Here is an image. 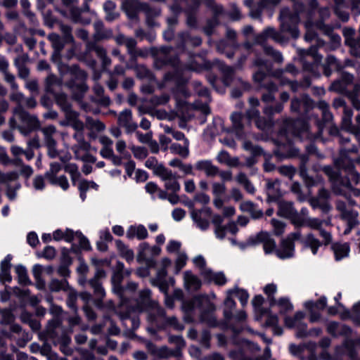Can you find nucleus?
<instances>
[{"label": "nucleus", "instance_id": "1", "mask_svg": "<svg viewBox=\"0 0 360 360\" xmlns=\"http://www.w3.org/2000/svg\"><path fill=\"white\" fill-rule=\"evenodd\" d=\"M356 150L354 147L340 151V157L335 160V165L343 170L340 174L330 166L323 167V171L332 182L334 193L345 196L350 206H354L356 203L351 198L347 190H351L352 186L360 184V175L354 170V162L350 156L351 153H356Z\"/></svg>", "mask_w": 360, "mask_h": 360}, {"label": "nucleus", "instance_id": "2", "mask_svg": "<svg viewBox=\"0 0 360 360\" xmlns=\"http://www.w3.org/2000/svg\"><path fill=\"white\" fill-rule=\"evenodd\" d=\"M10 98L18 103V105L13 110V117L10 120V126L13 129H18L21 134L26 136L32 131L40 127L37 117L26 112L22 107L24 103V96L20 92H13Z\"/></svg>", "mask_w": 360, "mask_h": 360}, {"label": "nucleus", "instance_id": "3", "mask_svg": "<svg viewBox=\"0 0 360 360\" xmlns=\"http://www.w3.org/2000/svg\"><path fill=\"white\" fill-rule=\"evenodd\" d=\"M181 307L185 313L184 321L186 322H192L194 320L193 312L198 309L200 314V319L202 322L212 326L217 324L216 319L212 314V312L215 310V306L206 295H198L190 300L184 301Z\"/></svg>", "mask_w": 360, "mask_h": 360}, {"label": "nucleus", "instance_id": "4", "mask_svg": "<svg viewBox=\"0 0 360 360\" xmlns=\"http://www.w3.org/2000/svg\"><path fill=\"white\" fill-rule=\"evenodd\" d=\"M148 311V319L150 322L155 324L158 328L160 326L166 315L165 310L158 304L150 299V290L144 289L139 293V299L136 301L135 304H131L125 310L124 316H128L131 311Z\"/></svg>", "mask_w": 360, "mask_h": 360}, {"label": "nucleus", "instance_id": "5", "mask_svg": "<svg viewBox=\"0 0 360 360\" xmlns=\"http://www.w3.org/2000/svg\"><path fill=\"white\" fill-rule=\"evenodd\" d=\"M255 65L260 68L253 75L255 82L268 91L267 93L262 95V101L265 103L271 102L275 98L274 94L277 91V87L266 75V73L270 72V66L266 60L260 58H257L255 60Z\"/></svg>", "mask_w": 360, "mask_h": 360}, {"label": "nucleus", "instance_id": "6", "mask_svg": "<svg viewBox=\"0 0 360 360\" xmlns=\"http://www.w3.org/2000/svg\"><path fill=\"white\" fill-rule=\"evenodd\" d=\"M181 96L184 98H186L188 96V93L184 86H179L175 96L178 113L184 120H190L193 116V109L196 111H200L204 115H207L210 113V109L207 103H195L194 105H189L180 98Z\"/></svg>", "mask_w": 360, "mask_h": 360}, {"label": "nucleus", "instance_id": "7", "mask_svg": "<svg viewBox=\"0 0 360 360\" xmlns=\"http://www.w3.org/2000/svg\"><path fill=\"white\" fill-rule=\"evenodd\" d=\"M122 279V273L120 271H115L112 277V283L113 285L114 292L120 299V308L126 310L131 304L129 301L127 300V297L130 295L131 292H134L137 288V285L135 283L130 282L125 288H122L120 285Z\"/></svg>", "mask_w": 360, "mask_h": 360}, {"label": "nucleus", "instance_id": "8", "mask_svg": "<svg viewBox=\"0 0 360 360\" xmlns=\"http://www.w3.org/2000/svg\"><path fill=\"white\" fill-rule=\"evenodd\" d=\"M280 20L283 32H288L294 38L298 37L300 32L297 25L300 17L297 12L292 13L288 8H283L281 11Z\"/></svg>", "mask_w": 360, "mask_h": 360}, {"label": "nucleus", "instance_id": "9", "mask_svg": "<svg viewBox=\"0 0 360 360\" xmlns=\"http://www.w3.org/2000/svg\"><path fill=\"white\" fill-rule=\"evenodd\" d=\"M301 233L297 231L296 232L291 233L286 238L281 240L280 246L276 250V254L280 259H289L295 255V240L300 239Z\"/></svg>", "mask_w": 360, "mask_h": 360}, {"label": "nucleus", "instance_id": "10", "mask_svg": "<svg viewBox=\"0 0 360 360\" xmlns=\"http://www.w3.org/2000/svg\"><path fill=\"white\" fill-rule=\"evenodd\" d=\"M304 26L306 28L304 39L307 41H311L316 38V34L314 30V28L316 27L326 34H331V37L335 43L339 44L340 42V37L338 34H333L331 27L326 25L322 21L316 22L314 24L311 20H309L305 22Z\"/></svg>", "mask_w": 360, "mask_h": 360}, {"label": "nucleus", "instance_id": "11", "mask_svg": "<svg viewBox=\"0 0 360 360\" xmlns=\"http://www.w3.org/2000/svg\"><path fill=\"white\" fill-rule=\"evenodd\" d=\"M335 207L340 213V218L347 225L356 226L359 224V212L357 211L348 208L346 203L342 200H338Z\"/></svg>", "mask_w": 360, "mask_h": 360}, {"label": "nucleus", "instance_id": "12", "mask_svg": "<svg viewBox=\"0 0 360 360\" xmlns=\"http://www.w3.org/2000/svg\"><path fill=\"white\" fill-rule=\"evenodd\" d=\"M309 126L303 120H288L285 122V131L300 139L309 138Z\"/></svg>", "mask_w": 360, "mask_h": 360}, {"label": "nucleus", "instance_id": "13", "mask_svg": "<svg viewBox=\"0 0 360 360\" xmlns=\"http://www.w3.org/2000/svg\"><path fill=\"white\" fill-rule=\"evenodd\" d=\"M171 264V260L168 258H163L160 263V267L157 272V276L151 281L153 285L158 286L162 292H166L168 290V282L165 277L167 271V268Z\"/></svg>", "mask_w": 360, "mask_h": 360}, {"label": "nucleus", "instance_id": "14", "mask_svg": "<svg viewBox=\"0 0 360 360\" xmlns=\"http://www.w3.org/2000/svg\"><path fill=\"white\" fill-rule=\"evenodd\" d=\"M211 215V210L208 207L193 210L191 213L193 221L201 231H206L209 229Z\"/></svg>", "mask_w": 360, "mask_h": 360}, {"label": "nucleus", "instance_id": "15", "mask_svg": "<svg viewBox=\"0 0 360 360\" xmlns=\"http://www.w3.org/2000/svg\"><path fill=\"white\" fill-rule=\"evenodd\" d=\"M160 252V248L155 245L150 247L148 243H143L139 245L138 257L147 264L151 265L153 262L152 258L158 255Z\"/></svg>", "mask_w": 360, "mask_h": 360}, {"label": "nucleus", "instance_id": "16", "mask_svg": "<svg viewBox=\"0 0 360 360\" xmlns=\"http://www.w3.org/2000/svg\"><path fill=\"white\" fill-rule=\"evenodd\" d=\"M134 6L138 11H143L146 16L147 24L150 27L157 25L153 18L160 15V11L157 8H150L146 3L135 1Z\"/></svg>", "mask_w": 360, "mask_h": 360}, {"label": "nucleus", "instance_id": "17", "mask_svg": "<svg viewBox=\"0 0 360 360\" xmlns=\"http://www.w3.org/2000/svg\"><path fill=\"white\" fill-rule=\"evenodd\" d=\"M252 240L254 244L262 243L266 254L271 253L274 250L276 251V242L267 232H260Z\"/></svg>", "mask_w": 360, "mask_h": 360}, {"label": "nucleus", "instance_id": "18", "mask_svg": "<svg viewBox=\"0 0 360 360\" xmlns=\"http://www.w3.org/2000/svg\"><path fill=\"white\" fill-rule=\"evenodd\" d=\"M118 124L125 128L127 133L133 132L137 128V124L132 120V113L130 110L122 111L118 116Z\"/></svg>", "mask_w": 360, "mask_h": 360}, {"label": "nucleus", "instance_id": "19", "mask_svg": "<svg viewBox=\"0 0 360 360\" xmlns=\"http://www.w3.org/2000/svg\"><path fill=\"white\" fill-rule=\"evenodd\" d=\"M268 39H272L278 42L283 41L282 34L271 27L266 28L261 34L257 36L255 41L257 43L262 44Z\"/></svg>", "mask_w": 360, "mask_h": 360}, {"label": "nucleus", "instance_id": "20", "mask_svg": "<svg viewBox=\"0 0 360 360\" xmlns=\"http://www.w3.org/2000/svg\"><path fill=\"white\" fill-rule=\"evenodd\" d=\"M105 276V273L102 269L97 270L94 278L89 281V285L94 289V293L100 298L105 296V291L100 283V279Z\"/></svg>", "mask_w": 360, "mask_h": 360}, {"label": "nucleus", "instance_id": "21", "mask_svg": "<svg viewBox=\"0 0 360 360\" xmlns=\"http://www.w3.org/2000/svg\"><path fill=\"white\" fill-rule=\"evenodd\" d=\"M165 181V186L167 190L176 193L180 189V185L177 181L176 176L167 168V175L160 176Z\"/></svg>", "mask_w": 360, "mask_h": 360}, {"label": "nucleus", "instance_id": "22", "mask_svg": "<svg viewBox=\"0 0 360 360\" xmlns=\"http://www.w3.org/2000/svg\"><path fill=\"white\" fill-rule=\"evenodd\" d=\"M195 167L196 169L202 171L207 176L213 177L219 173V169L210 160H204L198 161Z\"/></svg>", "mask_w": 360, "mask_h": 360}, {"label": "nucleus", "instance_id": "23", "mask_svg": "<svg viewBox=\"0 0 360 360\" xmlns=\"http://www.w3.org/2000/svg\"><path fill=\"white\" fill-rule=\"evenodd\" d=\"M300 55L303 57H311L314 61L313 65H308L307 64H304V67L306 70H311L314 68V65L318 63H319L321 60V56H319L317 53V47L315 46H311L308 49H300L299 50Z\"/></svg>", "mask_w": 360, "mask_h": 360}, {"label": "nucleus", "instance_id": "24", "mask_svg": "<svg viewBox=\"0 0 360 360\" xmlns=\"http://www.w3.org/2000/svg\"><path fill=\"white\" fill-rule=\"evenodd\" d=\"M300 242L304 248L311 250L313 255H316L322 243L316 238L312 233H308L304 238H300Z\"/></svg>", "mask_w": 360, "mask_h": 360}, {"label": "nucleus", "instance_id": "25", "mask_svg": "<svg viewBox=\"0 0 360 360\" xmlns=\"http://www.w3.org/2000/svg\"><path fill=\"white\" fill-rule=\"evenodd\" d=\"M266 191L271 201L276 200L281 195L280 191V181L276 180H266Z\"/></svg>", "mask_w": 360, "mask_h": 360}, {"label": "nucleus", "instance_id": "26", "mask_svg": "<svg viewBox=\"0 0 360 360\" xmlns=\"http://www.w3.org/2000/svg\"><path fill=\"white\" fill-rule=\"evenodd\" d=\"M12 257L8 255L0 265V283H4L6 282H11L12 277L10 274L11 269V260Z\"/></svg>", "mask_w": 360, "mask_h": 360}, {"label": "nucleus", "instance_id": "27", "mask_svg": "<svg viewBox=\"0 0 360 360\" xmlns=\"http://www.w3.org/2000/svg\"><path fill=\"white\" fill-rule=\"evenodd\" d=\"M126 236L129 239L136 238L139 240H143L147 238L148 231L146 227L141 224L130 226L127 231Z\"/></svg>", "mask_w": 360, "mask_h": 360}, {"label": "nucleus", "instance_id": "28", "mask_svg": "<svg viewBox=\"0 0 360 360\" xmlns=\"http://www.w3.org/2000/svg\"><path fill=\"white\" fill-rule=\"evenodd\" d=\"M331 248L337 261H340L349 255V245L347 243H335L332 245Z\"/></svg>", "mask_w": 360, "mask_h": 360}, {"label": "nucleus", "instance_id": "29", "mask_svg": "<svg viewBox=\"0 0 360 360\" xmlns=\"http://www.w3.org/2000/svg\"><path fill=\"white\" fill-rule=\"evenodd\" d=\"M353 79L352 75L343 72L341 79L332 84L331 89L336 91L342 92L345 90L347 86L352 82Z\"/></svg>", "mask_w": 360, "mask_h": 360}, {"label": "nucleus", "instance_id": "30", "mask_svg": "<svg viewBox=\"0 0 360 360\" xmlns=\"http://www.w3.org/2000/svg\"><path fill=\"white\" fill-rule=\"evenodd\" d=\"M56 103L61 109L65 112L66 117L74 118L75 112L72 110L69 101L65 94H58L55 96Z\"/></svg>", "mask_w": 360, "mask_h": 360}, {"label": "nucleus", "instance_id": "31", "mask_svg": "<svg viewBox=\"0 0 360 360\" xmlns=\"http://www.w3.org/2000/svg\"><path fill=\"white\" fill-rule=\"evenodd\" d=\"M270 304L271 307H276L281 314H285L293 309V306L288 297H281L278 300L271 298Z\"/></svg>", "mask_w": 360, "mask_h": 360}, {"label": "nucleus", "instance_id": "32", "mask_svg": "<svg viewBox=\"0 0 360 360\" xmlns=\"http://www.w3.org/2000/svg\"><path fill=\"white\" fill-rule=\"evenodd\" d=\"M184 281L185 287L188 290H196L201 286L200 279L189 271L184 272Z\"/></svg>", "mask_w": 360, "mask_h": 360}, {"label": "nucleus", "instance_id": "33", "mask_svg": "<svg viewBox=\"0 0 360 360\" xmlns=\"http://www.w3.org/2000/svg\"><path fill=\"white\" fill-rule=\"evenodd\" d=\"M304 316V314L302 311H297L294 317H289L287 316L285 318V326L288 328H297V333L302 330L303 328V325L304 323H302L301 321L303 319Z\"/></svg>", "mask_w": 360, "mask_h": 360}, {"label": "nucleus", "instance_id": "34", "mask_svg": "<svg viewBox=\"0 0 360 360\" xmlns=\"http://www.w3.org/2000/svg\"><path fill=\"white\" fill-rule=\"evenodd\" d=\"M303 106L304 110L313 107V102L311 99L307 96H303L302 100L294 98L291 101V110L295 112L300 111L301 107Z\"/></svg>", "mask_w": 360, "mask_h": 360}, {"label": "nucleus", "instance_id": "35", "mask_svg": "<svg viewBox=\"0 0 360 360\" xmlns=\"http://www.w3.org/2000/svg\"><path fill=\"white\" fill-rule=\"evenodd\" d=\"M179 38L181 41L180 46L183 48L187 46H198L202 43V40L199 37L191 36L187 32L180 34Z\"/></svg>", "mask_w": 360, "mask_h": 360}, {"label": "nucleus", "instance_id": "36", "mask_svg": "<svg viewBox=\"0 0 360 360\" xmlns=\"http://www.w3.org/2000/svg\"><path fill=\"white\" fill-rule=\"evenodd\" d=\"M145 166L153 169L154 173L159 176L160 175H167V168L163 165L159 163L155 158L150 157L145 162Z\"/></svg>", "mask_w": 360, "mask_h": 360}, {"label": "nucleus", "instance_id": "37", "mask_svg": "<svg viewBox=\"0 0 360 360\" xmlns=\"http://www.w3.org/2000/svg\"><path fill=\"white\" fill-rule=\"evenodd\" d=\"M169 150L172 154L178 155L183 158H186L189 155V141L185 139L184 146L174 143L169 146Z\"/></svg>", "mask_w": 360, "mask_h": 360}, {"label": "nucleus", "instance_id": "38", "mask_svg": "<svg viewBox=\"0 0 360 360\" xmlns=\"http://www.w3.org/2000/svg\"><path fill=\"white\" fill-rule=\"evenodd\" d=\"M63 4L67 7L70 12L72 20L74 22H80L81 11L77 8V0H62Z\"/></svg>", "mask_w": 360, "mask_h": 360}, {"label": "nucleus", "instance_id": "39", "mask_svg": "<svg viewBox=\"0 0 360 360\" xmlns=\"http://www.w3.org/2000/svg\"><path fill=\"white\" fill-rule=\"evenodd\" d=\"M292 204L290 202L279 201L278 214L285 218H289L295 212Z\"/></svg>", "mask_w": 360, "mask_h": 360}, {"label": "nucleus", "instance_id": "40", "mask_svg": "<svg viewBox=\"0 0 360 360\" xmlns=\"http://www.w3.org/2000/svg\"><path fill=\"white\" fill-rule=\"evenodd\" d=\"M116 5L112 1H107L103 4V9L105 12V19L108 21H112L118 18L119 13L115 11Z\"/></svg>", "mask_w": 360, "mask_h": 360}, {"label": "nucleus", "instance_id": "41", "mask_svg": "<svg viewBox=\"0 0 360 360\" xmlns=\"http://www.w3.org/2000/svg\"><path fill=\"white\" fill-rule=\"evenodd\" d=\"M167 326H170L178 331H181L184 329V325L181 323L175 316H165V319L163 320V321L158 328L160 329H162Z\"/></svg>", "mask_w": 360, "mask_h": 360}, {"label": "nucleus", "instance_id": "42", "mask_svg": "<svg viewBox=\"0 0 360 360\" xmlns=\"http://www.w3.org/2000/svg\"><path fill=\"white\" fill-rule=\"evenodd\" d=\"M48 39L50 40L55 52L58 54L64 48L65 44L68 43L65 41L63 38L55 33L49 34Z\"/></svg>", "mask_w": 360, "mask_h": 360}, {"label": "nucleus", "instance_id": "43", "mask_svg": "<svg viewBox=\"0 0 360 360\" xmlns=\"http://www.w3.org/2000/svg\"><path fill=\"white\" fill-rule=\"evenodd\" d=\"M75 232L70 229H66L65 231L58 229L53 233V238L55 240L64 239L70 243L74 240Z\"/></svg>", "mask_w": 360, "mask_h": 360}, {"label": "nucleus", "instance_id": "44", "mask_svg": "<svg viewBox=\"0 0 360 360\" xmlns=\"http://www.w3.org/2000/svg\"><path fill=\"white\" fill-rule=\"evenodd\" d=\"M240 209L243 212H249L254 218H259L262 215V212L257 208L251 201H245L240 204Z\"/></svg>", "mask_w": 360, "mask_h": 360}, {"label": "nucleus", "instance_id": "45", "mask_svg": "<svg viewBox=\"0 0 360 360\" xmlns=\"http://www.w3.org/2000/svg\"><path fill=\"white\" fill-rule=\"evenodd\" d=\"M44 134L45 145L56 143L53 136L56 134V128L53 125H49L41 129Z\"/></svg>", "mask_w": 360, "mask_h": 360}, {"label": "nucleus", "instance_id": "46", "mask_svg": "<svg viewBox=\"0 0 360 360\" xmlns=\"http://www.w3.org/2000/svg\"><path fill=\"white\" fill-rule=\"evenodd\" d=\"M49 286V289L53 292H58L60 290L66 291L70 288L65 279L58 280L56 278L52 279Z\"/></svg>", "mask_w": 360, "mask_h": 360}, {"label": "nucleus", "instance_id": "47", "mask_svg": "<svg viewBox=\"0 0 360 360\" xmlns=\"http://www.w3.org/2000/svg\"><path fill=\"white\" fill-rule=\"evenodd\" d=\"M316 106L322 112L323 120L325 122H331L333 116L328 110V104L324 101H320L317 103Z\"/></svg>", "mask_w": 360, "mask_h": 360}, {"label": "nucleus", "instance_id": "48", "mask_svg": "<svg viewBox=\"0 0 360 360\" xmlns=\"http://www.w3.org/2000/svg\"><path fill=\"white\" fill-rule=\"evenodd\" d=\"M229 294L236 296L243 306L247 304L249 299V295L248 292L245 290L238 288V287L229 290Z\"/></svg>", "mask_w": 360, "mask_h": 360}, {"label": "nucleus", "instance_id": "49", "mask_svg": "<svg viewBox=\"0 0 360 360\" xmlns=\"http://www.w3.org/2000/svg\"><path fill=\"white\" fill-rule=\"evenodd\" d=\"M179 354L178 350H172L167 347H162L158 348L155 356L160 359H168L171 356H177Z\"/></svg>", "mask_w": 360, "mask_h": 360}, {"label": "nucleus", "instance_id": "50", "mask_svg": "<svg viewBox=\"0 0 360 360\" xmlns=\"http://www.w3.org/2000/svg\"><path fill=\"white\" fill-rule=\"evenodd\" d=\"M255 120L257 127L262 131L270 129L273 124L271 119H264L259 116V114L257 117H253L251 120Z\"/></svg>", "mask_w": 360, "mask_h": 360}, {"label": "nucleus", "instance_id": "51", "mask_svg": "<svg viewBox=\"0 0 360 360\" xmlns=\"http://www.w3.org/2000/svg\"><path fill=\"white\" fill-rule=\"evenodd\" d=\"M96 28V33L94 34V37L96 40H101L103 39L108 38L112 35L111 30H105L103 31V23L102 22H97L94 24Z\"/></svg>", "mask_w": 360, "mask_h": 360}, {"label": "nucleus", "instance_id": "52", "mask_svg": "<svg viewBox=\"0 0 360 360\" xmlns=\"http://www.w3.org/2000/svg\"><path fill=\"white\" fill-rule=\"evenodd\" d=\"M94 91L96 95L99 97L98 102L104 105H108L110 103V99L108 96H103V87L99 84H95L94 86Z\"/></svg>", "mask_w": 360, "mask_h": 360}, {"label": "nucleus", "instance_id": "53", "mask_svg": "<svg viewBox=\"0 0 360 360\" xmlns=\"http://www.w3.org/2000/svg\"><path fill=\"white\" fill-rule=\"evenodd\" d=\"M205 273L211 281H213L217 285H222L226 282V277L223 273H215L210 270L205 271Z\"/></svg>", "mask_w": 360, "mask_h": 360}, {"label": "nucleus", "instance_id": "54", "mask_svg": "<svg viewBox=\"0 0 360 360\" xmlns=\"http://www.w3.org/2000/svg\"><path fill=\"white\" fill-rule=\"evenodd\" d=\"M233 295H229V291L227 292V297L225 300L224 304L226 309H224V314L225 316V318L227 320H229L232 316V309L236 306L235 301L231 298V296Z\"/></svg>", "mask_w": 360, "mask_h": 360}, {"label": "nucleus", "instance_id": "55", "mask_svg": "<svg viewBox=\"0 0 360 360\" xmlns=\"http://www.w3.org/2000/svg\"><path fill=\"white\" fill-rule=\"evenodd\" d=\"M249 103L250 108L246 112V115L249 119H252L259 114V110L256 108L259 105V101L257 98L251 97L249 99Z\"/></svg>", "mask_w": 360, "mask_h": 360}, {"label": "nucleus", "instance_id": "56", "mask_svg": "<svg viewBox=\"0 0 360 360\" xmlns=\"http://www.w3.org/2000/svg\"><path fill=\"white\" fill-rule=\"evenodd\" d=\"M237 181L239 184H242L245 190L250 193H254L255 189L253 185L250 182L246 175L243 173H240L237 176Z\"/></svg>", "mask_w": 360, "mask_h": 360}, {"label": "nucleus", "instance_id": "57", "mask_svg": "<svg viewBox=\"0 0 360 360\" xmlns=\"http://www.w3.org/2000/svg\"><path fill=\"white\" fill-rule=\"evenodd\" d=\"M61 169V165L58 162H52L50 165V169L45 174L46 177L49 182H54L57 173Z\"/></svg>", "mask_w": 360, "mask_h": 360}, {"label": "nucleus", "instance_id": "58", "mask_svg": "<svg viewBox=\"0 0 360 360\" xmlns=\"http://www.w3.org/2000/svg\"><path fill=\"white\" fill-rule=\"evenodd\" d=\"M231 118L236 132L238 135H239L243 128L241 122L243 115L240 112H234L231 115Z\"/></svg>", "mask_w": 360, "mask_h": 360}, {"label": "nucleus", "instance_id": "59", "mask_svg": "<svg viewBox=\"0 0 360 360\" xmlns=\"http://www.w3.org/2000/svg\"><path fill=\"white\" fill-rule=\"evenodd\" d=\"M65 170L69 173L71 176L73 183L78 180L80 177V173L78 170V167L75 164L69 163L65 166Z\"/></svg>", "mask_w": 360, "mask_h": 360}, {"label": "nucleus", "instance_id": "60", "mask_svg": "<svg viewBox=\"0 0 360 360\" xmlns=\"http://www.w3.org/2000/svg\"><path fill=\"white\" fill-rule=\"evenodd\" d=\"M73 241H77L79 243L80 248L84 250H88L91 248L88 239L84 237L80 232H75Z\"/></svg>", "mask_w": 360, "mask_h": 360}, {"label": "nucleus", "instance_id": "61", "mask_svg": "<svg viewBox=\"0 0 360 360\" xmlns=\"http://www.w3.org/2000/svg\"><path fill=\"white\" fill-rule=\"evenodd\" d=\"M15 271L16 274H18V280L20 283L26 285L30 283L29 278L27 276V270L23 266H17L15 267Z\"/></svg>", "mask_w": 360, "mask_h": 360}, {"label": "nucleus", "instance_id": "62", "mask_svg": "<svg viewBox=\"0 0 360 360\" xmlns=\"http://www.w3.org/2000/svg\"><path fill=\"white\" fill-rule=\"evenodd\" d=\"M326 305V298L325 297H321L319 301L314 302L313 301H307L304 303V307L309 310H312L314 308L322 309Z\"/></svg>", "mask_w": 360, "mask_h": 360}, {"label": "nucleus", "instance_id": "63", "mask_svg": "<svg viewBox=\"0 0 360 360\" xmlns=\"http://www.w3.org/2000/svg\"><path fill=\"white\" fill-rule=\"evenodd\" d=\"M271 224L273 227V231H274V235L281 236L284 233L285 227V223H283L281 221H279V220H277L275 219H272L271 220Z\"/></svg>", "mask_w": 360, "mask_h": 360}, {"label": "nucleus", "instance_id": "64", "mask_svg": "<svg viewBox=\"0 0 360 360\" xmlns=\"http://www.w3.org/2000/svg\"><path fill=\"white\" fill-rule=\"evenodd\" d=\"M356 125L351 124L347 131L352 134L356 140L360 143V115L356 117Z\"/></svg>", "mask_w": 360, "mask_h": 360}]
</instances>
